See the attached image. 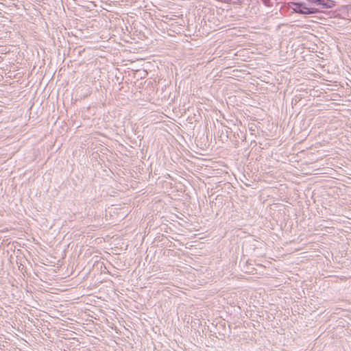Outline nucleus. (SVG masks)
<instances>
[{"instance_id":"2","label":"nucleus","mask_w":351,"mask_h":351,"mask_svg":"<svg viewBox=\"0 0 351 351\" xmlns=\"http://www.w3.org/2000/svg\"><path fill=\"white\" fill-rule=\"evenodd\" d=\"M293 5H294L293 10L295 12L302 14V7L303 6V3L293 2Z\"/></svg>"},{"instance_id":"3","label":"nucleus","mask_w":351,"mask_h":351,"mask_svg":"<svg viewBox=\"0 0 351 351\" xmlns=\"http://www.w3.org/2000/svg\"><path fill=\"white\" fill-rule=\"evenodd\" d=\"M263 2L267 6L271 5V0H262Z\"/></svg>"},{"instance_id":"1","label":"nucleus","mask_w":351,"mask_h":351,"mask_svg":"<svg viewBox=\"0 0 351 351\" xmlns=\"http://www.w3.org/2000/svg\"><path fill=\"white\" fill-rule=\"evenodd\" d=\"M302 14H316L319 12L317 8H308L306 3H303V6L302 7Z\"/></svg>"}]
</instances>
